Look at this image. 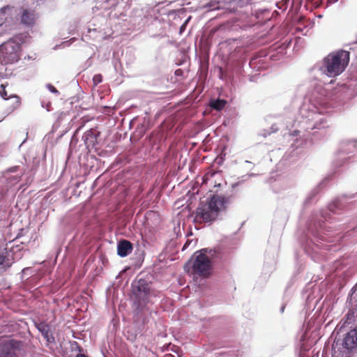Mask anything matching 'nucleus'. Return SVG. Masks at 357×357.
Returning a JSON list of instances; mask_svg holds the SVG:
<instances>
[{"mask_svg": "<svg viewBox=\"0 0 357 357\" xmlns=\"http://www.w3.org/2000/svg\"><path fill=\"white\" fill-rule=\"evenodd\" d=\"M319 96L317 91L312 94L311 102L304 104L299 110V116L294 122L287 121L286 127L288 128L290 126L298 127L300 129L293 131L294 136L300 135L303 131L310 132L315 129L321 130L328 127L326 118L324 115L326 112V107L328 104L327 99L325 98V90L320 88Z\"/></svg>", "mask_w": 357, "mask_h": 357, "instance_id": "f257e3e1", "label": "nucleus"}, {"mask_svg": "<svg viewBox=\"0 0 357 357\" xmlns=\"http://www.w3.org/2000/svg\"><path fill=\"white\" fill-rule=\"evenodd\" d=\"M356 305L349 309L343 319L342 330L345 331L342 339L335 340L333 344L332 357H352L357 351V324Z\"/></svg>", "mask_w": 357, "mask_h": 357, "instance_id": "f03ea898", "label": "nucleus"}, {"mask_svg": "<svg viewBox=\"0 0 357 357\" xmlns=\"http://www.w3.org/2000/svg\"><path fill=\"white\" fill-rule=\"evenodd\" d=\"M349 197L347 196H342L337 197L331 202L327 206V209L321 212V220L314 222H311L308 227L309 232L314 238L312 241L314 246L312 248L313 252H317V249L330 250V246L321 241H327L328 237L325 235V227L323 225L324 221H329L331 219L330 213H335L337 211L341 210L346 206V200Z\"/></svg>", "mask_w": 357, "mask_h": 357, "instance_id": "7ed1b4c3", "label": "nucleus"}, {"mask_svg": "<svg viewBox=\"0 0 357 357\" xmlns=\"http://www.w3.org/2000/svg\"><path fill=\"white\" fill-rule=\"evenodd\" d=\"M349 52L340 50L328 54L311 70L312 73L335 77L342 74L349 63Z\"/></svg>", "mask_w": 357, "mask_h": 357, "instance_id": "20e7f679", "label": "nucleus"}, {"mask_svg": "<svg viewBox=\"0 0 357 357\" xmlns=\"http://www.w3.org/2000/svg\"><path fill=\"white\" fill-rule=\"evenodd\" d=\"M135 316L144 310L151 292V282L149 278H137L131 284Z\"/></svg>", "mask_w": 357, "mask_h": 357, "instance_id": "39448f33", "label": "nucleus"}, {"mask_svg": "<svg viewBox=\"0 0 357 357\" xmlns=\"http://www.w3.org/2000/svg\"><path fill=\"white\" fill-rule=\"evenodd\" d=\"M229 199L225 196L213 195L207 203L202 202L197 209V217L202 219L204 222L214 220L220 211L225 207Z\"/></svg>", "mask_w": 357, "mask_h": 357, "instance_id": "423d86ee", "label": "nucleus"}, {"mask_svg": "<svg viewBox=\"0 0 357 357\" xmlns=\"http://www.w3.org/2000/svg\"><path fill=\"white\" fill-rule=\"evenodd\" d=\"M22 37L15 36L0 45V63L12 64L17 62L21 56Z\"/></svg>", "mask_w": 357, "mask_h": 357, "instance_id": "0eeeda50", "label": "nucleus"}, {"mask_svg": "<svg viewBox=\"0 0 357 357\" xmlns=\"http://www.w3.org/2000/svg\"><path fill=\"white\" fill-rule=\"evenodd\" d=\"M212 264L209 259L201 254L195 252L192 262L188 261L185 265V269L191 268L192 273L203 278H208L211 273Z\"/></svg>", "mask_w": 357, "mask_h": 357, "instance_id": "6e6552de", "label": "nucleus"}, {"mask_svg": "<svg viewBox=\"0 0 357 357\" xmlns=\"http://www.w3.org/2000/svg\"><path fill=\"white\" fill-rule=\"evenodd\" d=\"M19 169L18 166L12 167L0 177V201L5 197L12 187L20 182L23 172H18Z\"/></svg>", "mask_w": 357, "mask_h": 357, "instance_id": "1a4fd4ad", "label": "nucleus"}, {"mask_svg": "<svg viewBox=\"0 0 357 357\" xmlns=\"http://www.w3.org/2000/svg\"><path fill=\"white\" fill-rule=\"evenodd\" d=\"M357 147L356 139H344L340 145L337 152V158L334 162L336 167H341L344 162L354 156Z\"/></svg>", "mask_w": 357, "mask_h": 357, "instance_id": "9d476101", "label": "nucleus"}, {"mask_svg": "<svg viewBox=\"0 0 357 357\" xmlns=\"http://www.w3.org/2000/svg\"><path fill=\"white\" fill-rule=\"evenodd\" d=\"M22 342L14 339L0 340V357H17Z\"/></svg>", "mask_w": 357, "mask_h": 357, "instance_id": "9b49d317", "label": "nucleus"}, {"mask_svg": "<svg viewBox=\"0 0 357 357\" xmlns=\"http://www.w3.org/2000/svg\"><path fill=\"white\" fill-rule=\"evenodd\" d=\"M35 326L48 343L55 342V338L50 331V326L47 324L44 321H40L35 323Z\"/></svg>", "mask_w": 357, "mask_h": 357, "instance_id": "f8f14e48", "label": "nucleus"}, {"mask_svg": "<svg viewBox=\"0 0 357 357\" xmlns=\"http://www.w3.org/2000/svg\"><path fill=\"white\" fill-rule=\"evenodd\" d=\"M36 18L37 15L35 10L24 9L21 15V22L27 26H32Z\"/></svg>", "mask_w": 357, "mask_h": 357, "instance_id": "ddd939ff", "label": "nucleus"}, {"mask_svg": "<svg viewBox=\"0 0 357 357\" xmlns=\"http://www.w3.org/2000/svg\"><path fill=\"white\" fill-rule=\"evenodd\" d=\"M132 249V244L128 240H121L117 244V254L121 257L128 256Z\"/></svg>", "mask_w": 357, "mask_h": 357, "instance_id": "4468645a", "label": "nucleus"}, {"mask_svg": "<svg viewBox=\"0 0 357 357\" xmlns=\"http://www.w3.org/2000/svg\"><path fill=\"white\" fill-rule=\"evenodd\" d=\"M98 135L92 129L87 130L82 136V139L87 147L93 146L96 142Z\"/></svg>", "mask_w": 357, "mask_h": 357, "instance_id": "2eb2a0df", "label": "nucleus"}, {"mask_svg": "<svg viewBox=\"0 0 357 357\" xmlns=\"http://www.w3.org/2000/svg\"><path fill=\"white\" fill-rule=\"evenodd\" d=\"M197 253L201 254L203 257H206L210 259L211 263H213V261L219 256V252L217 250L209 248H202L197 250Z\"/></svg>", "mask_w": 357, "mask_h": 357, "instance_id": "dca6fc26", "label": "nucleus"}, {"mask_svg": "<svg viewBox=\"0 0 357 357\" xmlns=\"http://www.w3.org/2000/svg\"><path fill=\"white\" fill-rule=\"evenodd\" d=\"M1 96L4 100H13L12 103V109H15L20 104V98L17 95H8L7 91L3 89V91L1 93Z\"/></svg>", "mask_w": 357, "mask_h": 357, "instance_id": "f3484780", "label": "nucleus"}, {"mask_svg": "<svg viewBox=\"0 0 357 357\" xmlns=\"http://www.w3.org/2000/svg\"><path fill=\"white\" fill-rule=\"evenodd\" d=\"M319 193V186L317 185L314 187L312 190L309 192L307 195L306 196L305 201H304V205L307 206L310 204L313 199L316 197V196Z\"/></svg>", "mask_w": 357, "mask_h": 357, "instance_id": "a211bd4d", "label": "nucleus"}, {"mask_svg": "<svg viewBox=\"0 0 357 357\" xmlns=\"http://www.w3.org/2000/svg\"><path fill=\"white\" fill-rule=\"evenodd\" d=\"M226 103H227V102L225 100L218 98L216 100H212L211 102L210 105H211V108H213L217 111H220L225 107Z\"/></svg>", "mask_w": 357, "mask_h": 357, "instance_id": "6ab92c4d", "label": "nucleus"}, {"mask_svg": "<svg viewBox=\"0 0 357 357\" xmlns=\"http://www.w3.org/2000/svg\"><path fill=\"white\" fill-rule=\"evenodd\" d=\"M10 266L9 259L5 256L3 252L0 253V270L5 271L6 268Z\"/></svg>", "mask_w": 357, "mask_h": 357, "instance_id": "aec40b11", "label": "nucleus"}, {"mask_svg": "<svg viewBox=\"0 0 357 357\" xmlns=\"http://www.w3.org/2000/svg\"><path fill=\"white\" fill-rule=\"evenodd\" d=\"M204 8L208 9V10H218L220 8V6H218V2L217 1H211L208 3H206L204 6Z\"/></svg>", "mask_w": 357, "mask_h": 357, "instance_id": "412c9836", "label": "nucleus"}, {"mask_svg": "<svg viewBox=\"0 0 357 357\" xmlns=\"http://www.w3.org/2000/svg\"><path fill=\"white\" fill-rule=\"evenodd\" d=\"M251 0H229V2L236 3L237 5L242 7L248 4Z\"/></svg>", "mask_w": 357, "mask_h": 357, "instance_id": "4be33fe9", "label": "nucleus"}, {"mask_svg": "<svg viewBox=\"0 0 357 357\" xmlns=\"http://www.w3.org/2000/svg\"><path fill=\"white\" fill-rule=\"evenodd\" d=\"M46 88L52 93L56 94V96L59 95V91L51 84H47Z\"/></svg>", "mask_w": 357, "mask_h": 357, "instance_id": "5701e85b", "label": "nucleus"}, {"mask_svg": "<svg viewBox=\"0 0 357 357\" xmlns=\"http://www.w3.org/2000/svg\"><path fill=\"white\" fill-rule=\"evenodd\" d=\"M31 273H32V270L31 268H29V267L24 268L22 271V276H21L22 280H24V276L31 275Z\"/></svg>", "mask_w": 357, "mask_h": 357, "instance_id": "b1692460", "label": "nucleus"}, {"mask_svg": "<svg viewBox=\"0 0 357 357\" xmlns=\"http://www.w3.org/2000/svg\"><path fill=\"white\" fill-rule=\"evenodd\" d=\"M7 22L2 23L0 24V34H3L6 33L8 30H11V28L7 29L8 24Z\"/></svg>", "mask_w": 357, "mask_h": 357, "instance_id": "393cba45", "label": "nucleus"}, {"mask_svg": "<svg viewBox=\"0 0 357 357\" xmlns=\"http://www.w3.org/2000/svg\"><path fill=\"white\" fill-rule=\"evenodd\" d=\"M102 81V75L100 74H96L93 77V82L95 85H98Z\"/></svg>", "mask_w": 357, "mask_h": 357, "instance_id": "a878e982", "label": "nucleus"}, {"mask_svg": "<svg viewBox=\"0 0 357 357\" xmlns=\"http://www.w3.org/2000/svg\"><path fill=\"white\" fill-rule=\"evenodd\" d=\"M356 288H357V284H356L353 287V288L351 289V294H350V296H349V297H350V298H349V300H350V302H351V303H353V302H356V301H355V296H354V294H355V291H356ZM348 300H349V298H348Z\"/></svg>", "mask_w": 357, "mask_h": 357, "instance_id": "bb28decb", "label": "nucleus"}, {"mask_svg": "<svg viewBox=\"0 0 357 357\" xmlns=\"http://www.w3.org/2000/svg\"><path fill=\"white\" fill-rule=\"evenodd\" d=\"M255 176V174H253V173L249 174H248V175L243 176H242V178H243V179L242 181H245V180H246L247 178H250V177H252V176Z\"/></svg>", "mask_w": 357, "mask_h": 357, "instance_id": "cd10ccee", "label": "nucleus"}, {"mask_svg": "<svg viewBox=\"0 0 357 357\" xmlns=\"http://www.w3.org/2000/svg\"><path fill=\"white\" fill-rule=\"evenodd\" d=\"M76 357H88V356L83 354H77Z\"/></svg>", "mask_w": 357, "mask_h": 357, "instance_id": "c85d7f7f", "label": "nucleus"}, {"mask_svg": "<svg viewBox=\"0 0 357 357\" xmlns=\"http://www.w3.org/2000/svg\"><path fill=\"white\" fill-rule=\"evenodd\" d=\"M190 244V242L187 241L184 245H183V250H185L186 249V248L188 246V245Z\"/></svg>", "mask_w": 357, "mask_h": 357, "instance_id": "c756f323", "label": "nucleus"}, {"mask_svg": "<svg viewBox=\"0 0 357 357\" xmlns=\"http://www.w3.org/2000/svg\"><path fill=\"white\" fill-rule=\"evenodd\" d=\"M284 308H285V305H283L280 307V312H281V313H283V312H284Z\"/></svg>", "mask_w": 357, "mask_h": 357, "instance_id": "7c9ffc66", "label": "nucleus"}, {"mask_svg": "<svg viewBox=\"0 0 357 357\" xmlns=\"http://www.w3.org/2000/svg\"><path fill=\"white\" fill-rule=\"evenodd\" d=\"M6 9H7V7H3V8H1L0 11L1 13H4Z\"/></svg>", "mask_w": 357, "mask_h": 357, "instance_id": "2f4dec72", "label": "nucleus"}, {"mask_svg": "<svg viewBox=\"0 0 357 357\" xmlns=\"http://www.w3.org/2000/svg\"><path fill=\"white\" fill-rule=\"evenodd\" d=\"M267 135H270V132H267L266 133L264 134V137H266Z\"/></svg>", "mask_w": 357, "mask_h": 357, "instance_id": "473e14b6", "label": "nucleus"}, {"mask_svg": "<svg viewBox=\"0 0 357 357\" xmlns=\"http://www.w3.org/2000/svg\"><path fill=\"white\" fill-rule=\"evenodd\" d=\"M240 182H241V181H239V182H238V183H237L234 184V185H233V187H235L236 185H237Z\"/></svg>", "mask_w": 357, "mask_h": 357, "instance_id": "72a5a7b5", "label": "nucleus"}, {"mask_svg": "<svg viewBox=\"0 0 357 357\" xmlns=\"http://www.w3.org/2000/svg\"><path fill=\"white\" fill-rule=\"evenodd\" d=\"M246 163H249V164H251V162L248 161V160H246L245 161Z\"/></svg>", "mask_w": 357, "mask_h": 357, "instance_id": "f704fd0d", "label": "nucleus"}, {"mask_svg": "<svg viewBox=\"0 0 357 357\" xmlns=\"http://www.w3.org/2000/svg\"><path fill=\"white\" fill-rule=\"evenodd\" d=\"M189 20H190V17H188V19H187V20H186L185 23H186L188 21H189Z\"/></svg>", "mask_w": 357, "mask_h": 357, "instance_id": "c9c22d12", "label": "nucleus"}, {"mask_svg": "<svg viewBox=\"0 0 357 357\" xmlns=\"http://www.w3.org/2000/svg\"><path fill=\"white\" fill-rule=\"evenodd\" d=\"M189 20H190V17H188V19H187V20H186L185 23H186L188 21H189Z\"/></svg>", "mask_w": 357, "mask_h": 357, "instance_id": "e433bc0d", "label": "nucleus"}, {"mask_svg": "<svg viewBox=\"0 0 357 357\" xmlns=\"http://www.w3.org/2000/svg\"><path fill=\"white\" fill-rule=\"evenodd\" d=\"M103 356H104V357H106V356H105L104 354H103Z\"/></svg>", "mask_w": 357, "mask_h": 357, "instance_id": "4c0bfd02", "label": "nucleus"}]
</instances>
